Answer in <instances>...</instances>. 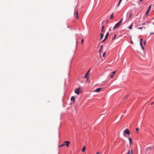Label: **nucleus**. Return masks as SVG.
<instances>
[{"label":"nucleus","mask_w":154,"mask_h":154,"mask_svg":"<svg viewBox=\"0 0 154 154\" xmlns=\"http://www.w3.org/2000/svg\"><path fill=\"white\" fill-rule=\"evenodd\" d=\"M86 148V146H84L82 149V152H85Z\"/></svg>","instance_id":"obj_14"},{"label":"nucleus","mask_w":154,"mask_h":154,"mask_svg":"<svg viewBox=\"0 0 154 154\" xmlns=\"http://www.w3.org/2000/svg\"><path fill=\"white\" fill-rule=\"evenodd\" d=\"M123 20V18H122L118 22L121 24Z\"/></svg>","instance_id":"obj_18"},{"label":"nucleus","mask_w":154,"mask_h":154,"mask_svg":"<svg viewBox=\"0 0 154 154\" xmlns=\"http://www.w3.org/2000/svg\"><path fill=\"white\" fill-rule=\"evenodd\" d=\"M101 89V88H97L96 89L94 90L93 91L95 92H99L100 91Z\"/></svg>","instance_id":"obj_6"},{"label":"nucleus","mask_w":154,"mask_h":154,"mask_svg":"<svg viewBox=\"0 0 154 154\" xmlns=\"http://www.w3.org/2000/svg\"><path fill=\"white\" fill-rule=\"evenodd\" d=\"M154 34V33H153V32H151L150 33V35H152V34Z\"/></svg>","instance_id":"obj_38"},{"label":"nucleus","mask_w":154,"mask_h":154,"mask_svg":"<svg viewBox=\"0 0 154 154\" xmlns=\"http://www.w3.org/2000/svg\"><path fill=\"white\" fill-rule=\"evenodd\" d=\"M64 145H65V144H63H63H61V145H60V146H59V147H61L62 146H64Z\"/></svg>","instance_id":"obj_22"},{"label":"nucleus","mask_w":154,"mask_h":154,"mask_svg":"<svg viewBox=\"0 0 154 154\" xmlns=\"http://www.w3.org/2000/svg\"><path fill=\"white\" fill-rule=\"evenodd\" d=\"M74 16L77 19H78V13L77 11L74 14Z\"/></svg>","instance_id":"obj_7"},{"label":"nucleus","mask_w":154,"mask_h":154,"mask_svg":"<svg viewBox=\"0 0 154 154\" xmlns=\"http://www.w3.org/2000/svg\"><path fill=\"white\" fill-rule=\"evenodd\" d=\"M114 77V75L112 74H111L110 75V77L111 78H112Z\"/></svg>","instance_id":"obj_20"},{"label":"nucleus","mask_w":154,"mask_h":154,"mask_svg":"<svg viewBox=\"0 0 154 154\" xmlns=\"http://www.w3.org/2000/svg\"><path fill=\"white\" fill-rule=\"evenodd\" d=\"M130 154H133V152L132 149H131L130 151Z\"/></svg>","instance_id":"obj_23"},{"label":"nucleus","mask_w":154,"mask_h":154,"mask_svg":"<svg viewBox=\"0 0 154 154\" xmlns=\"http://www.w3.org/2000/svg\"><path fill=\"white\" fill-rule=\"evenodd\" d=\"M145 23H143V25H144V24H145Z\"/></svg>","instance_id":"obj_48"},{"label":"nucleus","mask_w":154,"mask_h":154,"mask_svg":"<svg viewBox=\"0 0 154 154\" xmlns=\"http://www.w3.org/2000/svg\"><path fill=\"white\" fill-rule=\"evenodd\" d=\"M113 16H114V14H113V13L110 16V19H112L113 18Z\"/></svg>","instance_id":"obj_17"},{"label":"nucleus","mask_w":154,"mask_h":154,"mask_svg":"<svg viewBox=\"0 0 154 154\" xmlns=\"http://www.w3.org/2000/svg\"><path fill=\"white\" fill-rule=\"evenodd\" d=\"M129 96V95H127V97H128Z\"/></svg>","instance_id":"obj_49"},{"label":"nucleus","mask_w":154,"mask_h":154,"mask_svg":"<svg viewBox=\"0 0 154 154\" xmlns=\"http://www.w3.org/2000/svg\"><path fill=\"white\" fill-rule=\"evenodd\" d=\"M103 35L102 33H100V40H101V39H102L103 37Z\"/></svg>","instance_id":"obj_13"},{"label":"nucleus","mask_w":154,"mask_h":154,"mask_svg":"<svg viewBox=\"0 0 154 154\" xmlns=\"http://www.w3.org/2000/svg\"><path fill=\"white\" fill-rule=\"evenodd\" d=\"M154 148L153 146H150L147 147L146 149V151H149L150 150H152Z\"/></svg>","instance_id":"obj_5"},{"label":"nucleus","mask_w":154,"mask_h":154,"mask_svg":"<svg viewBox=\"0 0 154 154\" xmlns=\"http://www.w3.org/2000/svg\"><path fill=\"white\" fill-rule=\"evenodd\" d=\"M131 43H133V42L132 41H131Z\"/></svg>","instance_id":"obj_45"},{"label":"nucleus","mask_w":154,"mask_h":154,"mask_svg":"<svg viewBox=\"0 0 154 154\" xmlns=\"http://www.w3.org/2000/svg\"><path fill=\"white\" fill-rule=\"evenodd\" d=\"M99 152H97L96 153V154H99Z\"/></svg>","instance_id":"obj_43"},{"label":"nucleus","mask_w":154,"mask_h":154,"mask_svg":"<svg viewBox=\"0 0 154 154\" xmlns=\"http://www.w3.org/2000/svg\"><path fill=\"white\" fill-rule=\"evenodd\" d=\"M122 1V0H119V2H121Z\"/></svg>","instance_id":"obj_42"},{"label":"nucleus","mask_w":154,"mask_h":154,"mask_svg":"<svg viewBox=\"0 0 154 154\" xmlns=\"http://www.w3.org/2000/svg\"><path fill=\"white\" fill-rule=\"evenodd\" d=\"M108 20H107L106 21V23H108Z\"/></svg>","instance_id":"obj_41"},{"label":"nucleus","mask_w":154,"mask_h":154,"mask_svg":"<svg viewBox=\"0 0 154 154\" xmlns=\"http://www.w3.org/2000/svg\"><path fill=\"white\" fill-rule=\"evenodd\" d=\"M120 3H121V2H119V3H118V5H117V7H119V5H120Z\"/></svg>","instance_id":"obj_26"},{"label":"nucleus","mask_w":154,"mask_h":154,"mask_svg":"<svg viewBox=\"0 0 154 154\" xmlns=\"http://www.w3.org/2000/svg\"><path fill=\"white\" fill-rule=\"evenodd\" d=\"M116 72V71H114L112 72V74L114 75L115 74Z\"/></svg>","instance_id":"obj_27"},{"label":"nucleus","mask_w":154,"mask_h":154,"mask_svg":"<svg viewBox=\"0 0 154 154\" xmlns=\"http://www.w3.org/2000/svg\"><path fill=\"white\" fill-rule=\"evenodd\" d=\"M102 46H103V45H102L100 46V48H102Z\"/></svg>","instance_id":"obj_46"},{"label":"nucleus","mask_w":154,"mask_h":154,"mask_svg":"<svg viewBox=\"0 0 154 154\" xmlns=\"http://www.w3.org/2000/svg\"><path fill=\"white\" fill-rule=\"evenodd\" d=\"M132 16V14H130V15H129V17L130 18Z\"/></svg>","instance_id":"obj_32"},{"label":"nucleus","mask_w":154,"mask_h":154,"mask_svg":"<svg viewBox=\"0 0 154 154\" xmlns=\"http://www.w3.org/2000/svg\"><path fill=\"white\" fill-rule=\"evenodd\" d=\"M71 100L72 101H73V102H75V97H74L72 96L71 97Z\"/></svg>","instance_id":"obj_10"},{"label":"nucleus","mask_w":154,"mask_h":154,"mask_svg":"<svg viewBox=\"0 0 154 154\" xmlns=\"http://www.w3.org/2000/svg\"><path fill=\"white\" fill-rule=\"evenodd\" d=\"M151 5H150L148 7L147 10L146 11V13H145V15L147 16L148 14L149 13V11H150V9L151 8Z\"/></svg>","instance_id":"obj_2"},{"label":"nucleus","mask_w":154,"mask_h":154,"mask_svg":"<svg viewBox=\"0 0 154 154\" xmlns=\"http://www.w3.org/2000/svg\"><path fill=\"white\" fill-rule=\"evenodd\" d=\"M121 24V23H120L119 22H118V23H116L115 25L113 27V30H114V29H115L116 27L119 26H120Z\"/></svg>","instance_id":"obj_3"},{"label":"nucleus","mask_w":154,"mask_h":154,"mask_svg":"<svg viewBox=\"0 0 154 154\" xmlns=\"http://www.w3.org/2000/svg\"><path fill=\"white\" fill-rule=\"evenodd\" d=\"M127 154H130V150L129 149L128 151Z\"/></svg>","instance_id":"obj_25"},{"label":"nucleus","mask_w":154,"mask_h":154,"mask_svg":"<svg viewBox=\"0 0 154 154\" xmlns=\"http://www.w3.org/2000/svg\"><path fill=\"white\" fill-rule=\"evenodd\" d=\"M64 143H66V145L67 147H68L69 146V144L70 143V142L69 141H65L64 142Z\"/></svg>","instance_id":"obj_8"},{"label":"nucleus","mask_w":154,"mask_h":154,"mask_svg":"<svg viewBox=\"0 0 154 154\" xmlns=\"http://www.w3.org/2000/svg\"><path fill=\"white\" fill-rule=\"evenodd\" d=\"M153 24L154 25V23H153Z\"/></svg>","instance_id":"obj_50"},{"label":"nucleus","mask_w":154,"mask_h":154,"mask_svg":"<svg viewBox=\"0 0 154 154\" xmlns=\"http://www.w3.org/2000/svg\"><path fill=\"white\" fill-rule=\"evenodd\" d=\"M103 28H104V25H103V26H102V27H101V29H103Z\"/></svg>","instance_id":"obj_33"},{"label":"nucleus","mask_w":154,"mask_h":154,"mask_svg":"<svg viewBox=\"0 0 154 154\" xmlns=\"http://www.w3.org/2000/svg\"><path fill=\"white\" fill-rule=\"evenodd\" d=\"M142 40L143 39L142 38H141L140 39V44L141 47H142V46H143L142 44Z\"/></svg>","instance_id":"obj_15"},{"label":"nucleus","mask_w":154,"mask_h":154,"mask_svg":"<svg viewBox=\"0 0 154 154\" xmlns=\"http://www.w3.org/2000/svg\"><path fill=\"white\" fill-rule=\"evenodd\" d=\"M78 42L77 41V39H76V43L77 44L78 43Z\"/></svg>","instance_id":"obj_39"},{"label":"nucleus","mask_w":154,"mask_h":154,"mask_svg":"<svg viewBox=\"0 0 154 154\" xmlns=\"http://www.w3.org/2000/svg\"><path fill=\"white\" fill-rule=\"evenodd\" d=\"M84 78L85 79L87 78L86 82H87L88 80V75L86 74L84 76Z\"/></svg>","instance_id":"obj_9"},{"label":"nucleus","mask_w":154,"mask_h":154,"mask_svg":"<svg viewBox=\"0 0 154 154\" xmlns=\"http://www.w3.org/2000/svg\"><path fill=\"white\" fill-rule=\"evenodd\" d=\"M142 1V0H139L140 2H141Z\"/></svg>","instance_id":"obj_44"},{"label":"nucleus","mask_w":154,"mask_h":154,"mask_svg":"<svg viewBox=\"0 0 154 154\" xmlns=\"http://www.w3.org/2000/svg\"><path fill=\"white\" fill-rule=\"evenodd\" d=\"M90 70L89 69L87 72L86 73V74H88V75H89V72H90Z\"/></svg>","instance_id":"obj_21"},{"label":"nucleus","mask_w":154,"mask_h":154,"mask_svg":"<svg viewBox=\"0 0 154 154\" xmlns=\"http://www.w3.org/2000/svg\"><path fill=\"white\" fill-rule=\"evenodd\" d=\"M141 48H142V49L143 50H144V48L143 46H142V47Z\"/></svg>","instance_id":"obj_31"},{"label":"nucleus","mask_w":154,"mask_h":154,"mask_svg":"<svg viewBox=\"0 0 154 154\" xmlns=\"http://www.w3.org/2000/svg\"><path fill=\"white\" fill-rule=\"evenodd\" d=\"M136 130L137 131V132L139 130V128H136Z\"/></svg>","instance_id":"obj_29"},{"label":"nucleus","mask_w":154,"mask_h":154,"mask_svg":"<svg viewBox=\"0 0 154 154\" xmlns=\"http://www.w3.org/2000/svg\"><path fill=\"white\" fill-rule=\"evenodd\" d=\"M128 140L130 142V145H131L132 144V140L131 139V138H128Z\"/></svg>","instance_id":"obj_12"},{"label":"nucleus","mask_w":154,"mask_h":154,"mask_svg":"<svg viewBox=\"0 0 154 154\" xmlns=\"http://www.w3.org/2000/svg\"><path fill=\"white\" fill-rule=\"evenodd\" d=\"M154 103V102H153L152 103H151V105H152Z\"/></svg>","instance_id":"obj_37"},{"label":"nucleus","mask_w":154,"mask_h":154,"mask_svg":"<svg viewBox=\"0 0 154 154\" xmlns=\"http://www.w3.org/2000/svg\"><path fill=\"white\" fill-rule=\"evenodd\" d=\"M103 29H101V32H103Z\"/></svg>","instance_id":"obj_40"},{"label":"nucleus","mask_w":154,"mask_h":154,"mask_svg":"<svg viewBox=\"0 0 154 154\" xmlns=\"http://www.w3.org/2000/svg\"><path fill=\"white\" fill-rule=\"evenodd\" d=\"M133 24H131V25L128 27V28L129 29H132V26Z\"/></svg>","instance_id":"obj_16"},{"label":"nucleus","mask_w":154,"mask_h":154,"mask_svg":"<svg viewBox=\"0 0 154 154\" xmlns=\"http://www.w3.org/2000/svg\"><path fill=\"white\" fill-rule=\"evenodd\" d=\"M116 36V35H114V37H112V40H114L115 39Z\"/></svg>","instance_id":"obj_19"},{"label":"nucleus","mask_w":154,"mask_h":154,"mask_svg":"<svg viewBox=\"0 0 154 154\" xmlns=\"http://www.w3.org/2000/svg\"><path fill=\"white\" fill-rule=\"evenodd\" d=\"M80 88H79L75 91V92L77 95H79L80 93Z\"/></svg>","instance_id":"obj_4"},{"label":"nucleus","mask_w":154,"mask_h":154,"mask_svg":"<svg viewBox=\"0 0 154 154\" xmlns=\"http://www.w3.org/2000/svg\"><path fill=\"white\" fill-rule=\"evenodd\" d=\"M109 35V32H107L106 33V35L105 36V38H104L105 40H106V39H107V37H108V36Z\"/></svg>","instance_id":"obj_11"},{"label":"nucleus","mask_w":154,"mask_h":154,"mask_svg":"<svg viewBox=\"0 0 154 154\" xmlns=\"http://www.w3.org/2000/svg\"><path fill=\"white\" fill-rule=\"evenodd\" d=\"M154 19V17H153L152 19V20H153Z\"/></svg>","instance_id":"obj_47"},{"label":"nucleus","mask_w":154,"mask_h":154,"mask_svg":"<svg viewBox=\"0 0 154 154\" xmlns=\"http://www.w3.org/2000/svg\"><path fill=\"white\" fill-rule=\"evenodd\" d=\"M106 40H105V38H104V39L102 40V41L101 42V43L103 42Z\"/></svg>","instance_id":"obj_34"},{"label":"nucleus","mask_w":154,"mask_h":154,"mask_svg":"<svg viewBox=\"0 0 154 154\" xmlns=\"http://www.w3.org/2000/svg\"><path fill=\"white\" fill-rule=\"evenodd\" d=\"M146 41H145L143 42V44L144 45H145L146 44Z\"/></svg>","instance_id":"obj_28"},{"label":"nucleus","mask_w":154,"mask_h":154,"mask_svg":"<svg viewBox=\"0 0 154 154\" xmlns=\"http://www.w3.org/2000/svg\"><path fill=\"white\" fill-rule=\"evenodd\" d=\"M109 31H111V27H110L109 29Z\"/></svg>","instance_id":"obj_35"},{"label":"nucleus","mask_w":154,"mask_h":154,"mask_svg":"<svg viewBox=\"0 0 154 154\" xmlns=\"http://www.w3.org/2000/svg\"><path fill=\"white\" fill-rule=\"evenodd\" d=\"M83 39H82V41H81V43H82H82L83 42Z\"/></svg>","instance_id":"obj_36"},{"label":"nucleus","mask_w":154,"mask_h":154,"mask_svg":"<svg viewBox=\"0 0 154 154\" xmlns=\"http://www.w3.org/2000/svg\"><path fill=\"white\" fill-rule=\"evenodd\" d=\"M143 28V27H139L138 28V29H142Z\"/></svg>","instance_id":"obj_30"},{"label":"nucleus","mask_w":154,"mask_h":154,"mask_svg":"<svg viewBox=\"0 0 154 154\" xmlns=\"http://www.w3.org/2000/svg\"><path fill=\"white\" fill-rule=\"evenodd\" d=\"M130 134V132L129 130L127 128L125 130H124L123 131V134H127L129 135Z\"/></svg>","instance_id":"obj_1"},{"label":"nucleus","mask_w":154,"mask_h":154,"mask_svg":"<svg viewBox=\"0 0 154 154\" xmlns=\"http://www.w3.org/2000/svg\"><path fill=\"white\" fill-rule=\"evenodd\" d=\"M105 53H106V52H104V53H103V55H103V57H105Z\"/></svg>","instance_id":"obj_24"}]
</instances>
